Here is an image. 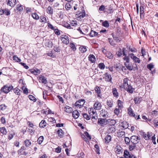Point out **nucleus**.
Segmentation results:
<instances>
[{
    "label": "nucleus",
    "instance_id": "1",
    "mask_svg": "<svg viewBox=\"0 0 158 158\" xmlns=\"http://www.w3.org/2000/svg\"><path fill=\"white\" fill-rule=\"evenodd\" d=\"M13 89V86L10 84H6L4 85L1 89V91L5 94H7Z\"/></svg>",
    "mask_w": 158,
    "mask_h": 158
},
{
    "label": "nucleus",
    "instance_id": "2",
    "mask_svg": "<svg viewBox=\"0 0 158 158\" xmlns=\"http://www.w3.org/2000/svg\"><path fill=\"white\" fill-rule=\"evenodd\" d=\"M139 137L136 135H133L130 138V141L131 143L134 144H136L139 142Z\"/></svg>",
    "mask_w": 158,
    "mask_h": 158
},
{
    "label": "nucleus",
    "instance_id": "3",
    "mask_svg": "<svg viewBox=\"0 0 158 158\" xmlns=\"http://www.w3.org/2000/svg\"><path fill=\"white\" fill-rule=\"evenodd\" d=\"M6 2L8 6L13 7L16 3V0H6Z\"/></svg>",
    "mask_w": 158,
    "mask_h": 158
},
{
    "label": "nucleus",
    "instance_id": "4",
    "mask_svg": "<svg viewBox=\"0 0 158 158\" xmlns=\"http://www.w3.org/2000/svg\"><path fill=\"white\" fill-rule=\"evenodd\" d=\"M128 55L133 60L135 63H140V60L139 58L134 56L133 54L129 53Z\"/></svg>",
    "mask_w": 158,
    "mask_h": 158
},
{
    "label": "nucleus",
    "instance_id": "5",
    "mask_svg": "<svg viewBox=\"0 0 158 158\" xmlns=\"http://www.w3.org/2000/svg\"><path fill=\"white\" fill-rule=\"evenodd\" d=\"M129 85L128 79L127 78H125L123 79V83L120 87L121 88H123L124 89L126 88H127V87Z\"/></svg>",
    "mask_w": 158,
    "mask_h": 158
},
{
    "label": "nucleus",
    "instance_id": "6",
    "mask_svg": "<svg viewBox=\"0 0 158 158\" xmlns=\"http://www.w3.org/2000/svg\"><path fill=\"white\" fill-rule=\"evenodd\" d=\"M26 148L25 147L22 146L18 151V154L20 155H26L27 154V152L25 151Z\"/></svg>",
    "mask_w": 158,
    "mask_h": 158
},
{
    "label": "nucleus",
    "instance_id": "7",
    "mask_svg": "<svg viewBox=\"0 0 158 158\" xmlns=\"http://www.w3.org/2000/svg\"><path fill=\"white\" fill-rule=\"evenodd\" d=\"M119 126L122 127V130H125L127 128L130 129L129 127V123L126 121H123L119 125Z\"/></svg>",
    "mask_w": 158,
    "mask_h": 158
},
{
    "label": "nucleus",
    "instance_id": "8",
    "mask_svg": "<svg viewBox=\"0 0 158 158\" xmlns=\"http://www.w3.org/2000/svg\"><path fill=\"white\" fill-rule=\"evenodd\" d=\"M61 40L64 44H68L69 43V37L66 35H62L61 36Z\"/></svg>",
    "mask_w": 158,
    "mask_h": 158
},
{
    "label": "nucleus",
    "instance_id": "9",
    "mask_svg": "<svg viewBox=\"0 0 158 158\" xmlns=\"http://www.w3.org/2000/svg\"><path fill=\"white\" fill-rule=\"evenodd\" d=\"M102 51L105 53L106 56L110 59H112L113 57L112 53L110 52H106V50L104 48H102Z\"/></svg>",
    "mask_w": 158,
    "mask_h": 158
},
{
    "label": "nucleus",
    "instance_id": "10",
    "mask_svg": "<svg viewBox=\"0 0 158 158\" xmlns=\"http://www.w3.org/2000/svg\"><path fill=\"white\" fill-rule=\"evenodd\" d=\"M85 102V99H79L75 102V105L80 108L83 106Z\"/></svg>",
    "mask_w": 158,
    "mask_h": 158
},
{
    "label": "nucleus",
    "instance_id": "11",
    "mask_svg": "<svg viewBox=\"0 0 158 158\" xmlns=\"http://www.w3.org/2000/svg\"><path fill=\"white\" fill-rule=\"evenodd\" d=\"M106 122L107 120L106 119L99 118L98 120V123L101 126L103 127L106 124Z\"/></svg>",
    "mask_w": 158,
    "mask_h": 158
},
{
    "label": "nucleus",
    "instance_id": "12",
    "mask_svg": "<svg viewBox=\"0 0 158 158\" xmlns=\"http://www.w3.org/2000/svg\"><path fill=\"white\" fill-rule=\"evenodd\" d=\"M103 79L106 81L110 82L111 81V76L107 73H106L103 75Z\"/></svg>",
    "mask_w": 158,
    "mask_h": 158
},
{
    "label": "nucleus",
    "instance_id": "13",
    "mask_svg": "<svg viewBox=\"0 0 158 158\" xmlns=\"http://www.w3.org/2000/svg\"><path fill=\"white\" fill-rule=\"evenodd\" d=\"M77 25L76 21H73L71 22L70 24H68L66 27L68 28L73 29Z\"/></svg>",
    "mask_w": 158,
    "mask_h": 158
},
{
    "label": "nucleus",
    "instance_id": "14",
    "mask_svg": "<svg viewBox=\"0 0 158 158\" xmlns=\"http://www.w3.org/2000/svg\"><path fill=\"white\" fill-rule=\"evenodd\" d=\"M134 155L130 153L127 150H125L124 152V156L126 158H131L133 157Z\"/></svg>",
    "mask_w": 158,
    "mask_h": 158
},
{
    "label": "nucleus",
    "instance_id": "15",
    "mask_svg": "<svg viewBox=\"0 0 158 158\" xmlns=\"http://www.w3.org/2000/svg\"><path fill=\"white\" fill-rule=\"evenodd\" d=\"M127 87V88H126L124 89L125 90H126L128 92L132 94L133 92L135 90L134 88H132L130 84H129V85Z\"/></svg>",
    "mask_w": 158,
    "mask_h": 158
},
{
    "label": "nucleus",
    "instance_id": "16",
    "mask_svg": "<svg viewBox=\"0 0 158 158\" xmlns=\"http://www.w3.org/2000/svg\"><path fill=\"white\" fill-rule=\"evenodd\" d=\"M105 143L106 144H108L111 140V136L108 134L106 136L104 139Z\"/></svg>",
    "mask_w": 158,
    "mask_h": 158
},
{
    "label": "nucleus",
    "instance_id": "17",
    "mask_svg": "<svg viewBox=\"0 0 158 158\" xmlns=\"http://www.w3.org/2000/svg\"><path fill=\"white\" fill-rule=\"evenodd\" d=\"M57 134L60 138H62L64 136V131L61 128L58 129L56 131Z\"/></svg>",
    "mask_w": 158,
    "mask_h": 158
},
{
    "label": "nucleus",
    "instance_id": "18",
    "mask_svg": "<svg viewBox=\"0 0 158 158\" xmlns=\"http://www.w3.org/2000/svg\"><path fill=\"white\" fill-rule=\"evenodd\" d=\"M117 134L119 138L124 137L125 135V132L123 131L119 130L117 132Z\"/></svg>",
    "mask_w": 158,
    "mask_h": 158
},
{
    "label": "nucleus",
    "instance_id": "19",
    "mask_svg": "<svg viewBox=\"0 0 158 158\" xmlns=\"http://www.w3.org/2000/svg\"><path fill=\"white\" fill-rule=\"evenodd\" d=\"M94 109L95 110H99L102 106L101 104L98 102L95 103L94 105Z\"/></svg>",
    "mask_w": 158,
    "mask_h": 158
},
{
    "label": "nucleus",
    "instance_id": "20",
    "mask_svg": "<svg viewBox=\"0 0 158 158\" xmlns=\"http://www.w3.org/2000/svg\"><path fill=\"white\" fill-rule=\"evenodd\" d=\"M128 114L131 116L134 117L135 114L133 113L132 109L131 108V106L128 108L127 109Z\"/></svg>",
    "mask_w": 158,
    "mask_h": 158
},
{
    "label": "nucleus",
    "instance_id": "21",
    "mask_svg": "<svg viewBox=\"0 0 158 158\" xmlns=\"http://www.w3.org/2000/svg\"><path fill=\"white\" fill-rule=\"evenodd\" d=\"M101 23H102V26L105 27H108L109 26V23L108 21L106 20L103 21L102 20H101L100 21Z\"/></svg>",
    "mask_w": 158,
    "mask_h": 158
},
{
    "label": "nucleus",
    "instance_id": "22",
    "mask_svg": "<svg viewBox=\"0 0 158 158\" xmlns=\"http://www.w3.org/2000/svg\"><path fill=\"white\" fill-rule=\"evenodd\" d=\"M64 111L69 113H70L72 112L73 111L72 108L67 106H66L64 107Z\"/></svg>",
    "mask_w": 158,
    "mask_h": 158
},
{
    "label": "nucleus",
    "instance_id": "23",
    "mask_svg": "<svg viewBox=\"0 0 158 158\" xmlns=\"http://www.w3.org/2000/svg\"><path fill=\"white\" fill-rule=\"evenodd\" d=\"M152 135V133L147 132V134H143V138L146 140H148L150 138L151 136Z\"/></svg>",
    "mask_w": 158,
    "mask_h": 158
},
{
    "label": "nucleus",
    "instance_id": "24",
    "mask_svg": "<svg viewBox=\"0 0 158 158\" xmlns=\"http://www.w3.org/2000/svg\"><path fill=\"white\" fill-rule=\"evenodd\" d=\"M19 84L18 85V87L19 88H21L23 87L24 88V86L25 85V83L23 81V80L22 79H20L19 81Z\"/></svg>",
    "mask_w": 158,
    "mask_h": 158
},
{
    "label": "nucleus",
    "instance_id": "25",
    "mask_svg": "<svg viewBox=\"0 0 158 158\" xmlns=\"http://www.w3.org/2000/svg\"><path fill=\"white\" fill-rule=\"evenodd\" d=\"M30 72L34 75H37L39 74L40 73V71L36 68L30 69Z\"/></svg>",
    "mask_w": 158,
    "mask_h": 158
},
{
    "label": "nucleus",
    "instance_id": "26",
    "mask_svg": "<svg viewBox=\"0 0 158 158\" xmlns=\"http://www.w3.org/2000/svg\"><path fill=\"white\" fill-rule=\"evenodd\" d=\"M144 13V8L143 6H140V15L141 19H142L143 18Z\"/></svg>",
    "mask_w": 158,
    "mask_h": 158
},
{
    "label": "nucleus",
    "instance_id": "27",
    "mask_svg": "<svg viewBox=\"0 0 158 158\" xmlns=\"http://www.w3.org/2000/svg\"><path fill=\"white\" fill-rule=\"evenodd\" d=\"M79 115V113L78 111L75 110L72 112V116L75 119L78 118Z\"/></svg>",
    "mask_w": 158,
    "mask_h": 158
},
{
    "label": "nucleus",
    "instance_id": "28",
    "mask_svg": "<svg viewBox=\"0 0 158 158\" xmlns=\"http://www.w3.org/2000/svg\"><path fill=\"white\" fill-rule=\"evenodd\" d=\"M100 115L101 116L103 117H106L108 116V113L104 110H102L100 112Z\"/></svg>",
    "mask_w": 158,
    "mask_h": 158
},
{
    "label": "nucleus",
    "instance_id": "29",
    "mask_svg": "<svg viewBox=\"0 0 158 158\" xmlns=\"http://www.w3.org/2000/svg\"><path fill=\"white\" fill-rule=\"evenodd\" d=\"M89 60L91 61V63H94L96 61L95 56L93 55L90 54L88 57Z\"/></svg>",
    "mask_w": 158,
    "mask_h": 158
},
{
    "label": "nucleus",
    "instance_id": "30",
    "mask_svg": "<svg viewBox=\"0 0 158 158\" xmlns=\"http://www.w3.org/2000/svg\"><path fill=\"white\" fill-rule=\"evenodd\" d=\"M47 125V123L45 120H43L39 124V127L41 128H44Z\"/></svg>",
    "mask_w": 158,
    "mask_h": 158
},
{
    "label": "nucleus",
    "instance_id": "31",
    "mask_svg": "<svg viewBox=\"0 0 158 158\" xmlns=\"http://www.w3.org/2000/svg\"><path fill=\"white\" fill-rule=\"evenodd\" d=\"M115 127H110L107 130V133L108 134H112L115 132Z\"/></svg>",
    "mask_w": 158,
    "mask_h": 158
},
{
    "label": "nucleus",
    "instance_id": "32",
    "mask_svg": "<svg viewBox=\"0 0 158 158\" xmlns=\"http://www.w3.org/2000/svg\"><path fill=\"white\" fill-rule=\"evenodd\" d=\"M115 152L116 153L120 154L122 153V148L120 147L116 146L115 148Z\"/></svg>",
    "mask_w": 158,
    "mask_h": 158
},
{
    "label": "nucleus",
    "instance_id": "33",
    "mask_svg": "<svg viewBox=\"0 0 158 158\" xmlns=\"http://www.w3.org/2000/svg\"><path fill=\"white\" fill-rule=\"evenodd\" d=\"M124 65L127 69L130 71H131L133 70V67L131 64L126 63H124Z\"/></svg>",
    "mask_w": 158,
    "mask_h": 158
},
{
    "label": "nucleus",
    "instance_id": "34",
    "mask_svg": "<svg viewBox=\"0 0 158 158\" xmlns=\"http://www.w3.org/2000/svg\"><path fill=\"white\" fill-rule=\"evenodd\" d=\"M79 49L80 51L82 53L85 52L87 50L86 47L84 46H80Z\"/></svg>",
    "mask_w": 158,
    "mask_h": 158
},
{
    "label": "nucleus",
    "instance_id": "35",
    "mask_svg": "<svg viewBox=\"0 0 158 158\" xmlns=\"http://www.w3.org/2000/svg\"><path fill=\"white\" fill-rule=\"evenodd\" d=\"M112 93L114 96L116 98L118 96V94L117 90L116 88H113L112 89Z\"/></svg>",
    "mask_w": 158,
    "mask_h": 158
},
{
    "label": "nucleus",
    "instance_id": "36",
    "mask_svg": "<svg viewBox=\"0 0 158 158\" xmlns=\"http://www.w3.org/2000/svg\"><path fill=\"white\" fill-rule=\"evenodd\" d=\"M39 81L44 84H46L47 81L46 78L43 76H41L39 77Z\"/></svg>",
    "mask_w": 158,
    "mask_h": 158
},
{
    "label": "nucleus",
    "instance_id": "37",
    "mask_svg": "<svg viewBox=\"0 0 158 158\" xmlns=\"http://www.w3.org/2000/svg\"><path fill=\"white\" fill-rule=\"evenodd\" d=\"M37 106L38 105L39 106L41 107L43 106H44V107L46 106V104L44 103V102L40 100L37 102Z\"/></svg>",
    "mask_w": 158,
    "mask_h": 158
},
{
    "label": "nucleus",
    "instance_id": "38",
    "mask_svg": "<svg viewBox=\"0 0 158 158\" xmlns=\"http://www.w3.org/2000/svg\"><path fill=\"white\" fill-rule=\"evenodd\" d=\"M47 12L49 14L52 15L53 13V9L50 6H49L47 9Z\"/></svg>",
    "mask_w": 158,
    "mask_h": 158
},
{
    "label": "nucleus",
    "instance_id": "39",
    "mask_svg": "<svg viewBox=\"0 0 158 158\" xmlns=\"http://www.w3.org/2000/svg\"><path fill=\"white\" fill-rule=\"evenodd\" d=\"M90 36L94 37L98 35V33L95 31L91 30L89 33Z\"/></svg>",
    "mask_w": 158,
    "mask_h": 158
},
{
    "label": "nucleus",
    "instance_id": "40",
    "mask_svg": "<svg viewBox=\"0 0 158 158\" xmlns=\"http://www.w3.org/2000/svg\"><path fill=\"white\" fill-rule=\"evenodd\" d=\"M0 131L3 135H6L7 134V131L5 127H0Z\"/></svg>",
    "mask_w": 158,
    "mask_h": 158
},
{
    "label": "nucleus",
    "instance_id": "41",
    "mask_svg": "<svg viewBox=\"0 0 158 158\" xmlns=\"http://www.w3.org/2000/svg\"><path fill=\"white\" fill-rule=\"evenodd\" d=\"M40 21L43 23H45L47 22L46 18L44 16H41L40 18Z\"/></svg>",
    "mask_w": 158,
    "mask_h": 158
},
{
    "label": "nucleus",
    "instance_id": "42",
    "mask_svg": "<svg viewBox=\"0 0 158 158\" xmlns=\"http://www.w3.org/2000/svg\"><path fill=\"white\" fill-rule=\"evenodd\" d=\"M13 59L14 60L17 62H20L21 61V59L18 57L16 55L13 56Z\"/></svg>",
    "mask_w": 158,
    "mask_h": 158
},
{
    "label": "nucleus",
    "instance_id": "43",
    "mask_svg": "<svg viewBox=\"0 0 158 158\" xmlns=\"http://www.w3.org/2000/svg\"><path fill=\"white\" fill-rule=\"evenodd\" d=\"M31 16L35 20H38L39 18L38 15L35 13H32L31 14Z\"/></svg>",
    "mask_w": 158,
    "mask_h": 158
},
{
    "label": "nucleus",
    "instance_id": "44",
    "mask_svg": "<svg viewBox=\"0 0 158 158\" xmlns=\"http://www.w3.org/2000/svg\"><path fill=\"white\" fill-rule=\"evenodd\" d=\"M14 92L17 95H20V90L17 87L15 88L14 90Z\"/></svg>",
    "mask_w": 158,
    "mask_h": 158
},
{
    "label": "nucleus",
    "instance_id": "45",
    "mask_svg": "<svg viewBox=\"0 0 158 158\" xmlns=\"http://www.w3.org/2000/svg\"><path fill=\"white\" fill-rule=\"evenodd\" d=\"M123 102L119 99H118V106L119 108L121 109L123 107Z\"/></svg>",
    "mask_w": 158,
    "mask_h": 158
},
{
    "label": "nucleus",
    "instance_id": "46",
    "mask_svg": "<svg viewBox=\"0 0 158 158\" xmlns=\"http://www.w3.org/2000/svg\"><path fill=\"white\" fill-rule=\"evenodd\" d=\"M71 7V5L70 3L68 2L66 4L65 6V9L66 10H69Z\"/></svg>",
    "mask_w": 158,
    "mask_h": 158
},
{
    "label": "nucleus",
    "instance_id": "47",
    "mask_svg": "<svg viewBox=\"0 0 158 158\" xmlns=\"http://www.w3.org/2000/svg\"><path fill=\"white\" fill-rule=\"evenodd\" d=\"M44 139V137L43 136H41L38 138L37 141L39 144H40L43 142Z\"/></svg>",
    "mask_w": 158,
    "mask_h": 158
},
{
    "label": "nucleus",
    "instance_id": "48",
    "mask_svg": "<svg viewBox=\"0 0 158 158\" xmlns=\"http://www.w3.org/2000/svg\"><path fill=\"white\" fill-rule=\"evenodd\" d=\"M94 148H95V151L96 153L98 154H100V150L98 145L97 144H95L94 145Z\"/></svg>",
    "mask_w": 158,
    "mask_h": 158
},
{
    "label": "nucleus",
    "instance_id": "49",
    "mask_svg": "<svg viewBox=\"0 0 158 158\" xmlns=\"http://www.w3.org/2000/svg\"><path fill=\"white\" fill-rule=\"evenodd\" d=\"M98 67L101 70H103L105 69V66L103 63H101L98 64Z\"/></svg>",
    "mask_w": 158,
    "mask_h": 158
},
{
    "label": "nucleus",
    "instance_id": "50",
    "mask_svg": "<svg viewBox=\"0 0 158 158\" xmlns=\"http://www.w3.org/2000/svg\"><path fill=\"white\" fill-rule=\"evenodd\" d=\"M85 16V11L84 10H82V11L79 14L78 17L80 18H84Z\"/></svg>",
    "mask_w": 158,
    "mask_h": 158
},
{
    "label": "nucleus",
    "instance_id": "51",
    "mask_svg": "<svg viewBox=\"0 0 158 158\" xmlns=\"http://www.w3.org/2000/svg\"><path fill=\"white\" fill-rule=\"evenodd\" d=\"M107 104L110 107H111L113 105V103L112 100H108L107 101Z\"/></svg>",
    "mask_w": 158,
    "mask_h": 158
},
{
    "label": "nucleus",
    "instance_id": "52",
    "mask_svg": "<svg viewBox=\"0 0 158 158\" xmlns=\"http://www.w3.org/2000/svg\"><path fill=\"white\" fill-rule=\"evenodd\" d=\"M4 14L6 16L10 15V11L7 9H3Z\"/></svg>",
    "mask_w": 158,
    "mask_h": 158
},
{
    "label": "nucleus",
    "instance_id": "53",
    "mask_svg": "<svg viewBox=\"0 0 158 158\" xmlns=\"http://www.w3.org/2000/svg\"><path fill=\"white\" fill-rule=\"evenodd\" d=\"M116 54L119 57L123 55V49L120 48L119 50L117 52Z\"/></svg>",
    "mask_w": 158,
    "mask_h": 158
},
{
    "label": "nucleus",
    "instance_id": "54",
    "mask_svg": "<svg viewBox=\"0 0 158 158\" xmlns=\"http://www.w3.org/2000/svg\"><path fill=\"white\" fill-rule=\"evenodd\" d=\"M121 110V109L116 108L114 110V113L115 115L118 116Z\"/></svg>",
    "mask_w": 158,
    "mask_h": 158
},
{
    "label": "nucleus",
    "instance_id": "55",
    "mask_svg": "<svg viewBox=\"0 0 158 158\" xmlns=\"http://www.w3.org/2000/svg\"><path fill=\"white\" fill-rule=\"evenodd\" d=\"M124 56L123 58V59L126 62V63H128L130 62V56L129 57L128 56Z\"/></svg>",
    "mask_w": 158,
    "mask_h": 158
},
{
    "label": "nucleus",
    "instance_id": "56",
    "mask_svg": "<svg viewBox=\"0 0 158 158\" xmlns=\"http://www.w3.org/2000/svg\"><path fill=\"white\" fill-rule=\"evenodd\" d=\"M107 9V8H105V7L103 5H102L99 8V10L100 11H103L104 12H106V11H105V10H106Z\"/></svg>",
    "mask_w": 158,
    "mask_h": 158
},
{
    "label": "nucleus",
    "instance_id": "57",
    "mask_svg": "<svg viewBox=\"0 0 158 158\" xmlns=\"http://www.w3.org/2000/svg\"><path fill=\"white\" fill-rule=\"evenodd\" d=\"M23 91V93L24 94H27L28 93V90L26 88L25 86H24V88L23 87L20 88Z\"/></svg>",
    "mask_w": 158,
    "mask_h": 158
},
{
    "label": "nucleus",
    "instance_id": "58",
    "mask_svg": "<svg viewBox=\"0 0 158 158\" xmlns=\"http://www.w3.org/2000/svg\"><path fill=\"white\" fill-rule=\"evenodd\" d=\"M82 115L84 118L86 119L87 120H89L90 119V116L86 113L82 114Z\"/></svg>",
    "mask_w": 158,
    "mask_h": 158
},
{
    "label": "nucleus",
    "instance_id": "59",
    "mask_svg": "<svg viewBox=\"0 0 158 158\" xmlns=\"http://www.w3.org/2000/svg\"><path fill=\"white\" fill-rule=\"evenodd\" d=\"M45 46L49 48L52 46V43L51 41H47V42L45 43Z\"/></svg>",
    "mask_w": 158,
    "mask_h": 158
},
{
    "label": "nucleus",
    "instance_id": "60",
    "mask_svg": "<svg viewBox=\"0 0 158 158\" xmlns=\"http://www.w3.org/2000/svg\"><path fill=\"white\" fill-rule=\"evenodd\" d=\"M124 141H125V143L127 145H129L130 144V142L131 141L130 139L128 137H125L124 138Z\"/></svg>",
    "mask_w": 158,
    "mask_h": 158
},
{
    "label": "nucleus",
    "instance_id": "61",
    "mask_svg": "<svg viewBox=\"0 0 158 158\" xmlns=\"http://www.w3.org/2000/svg\"><path fill=\"white\" fill-rule=\"evenodd\" d=\"M95 90L96 93L98 94V96H99L98 94H100V88L98 86H96L95 88Z\"/></svg>",
    "mask_w": 158,
    "mask_h": 158
},
{
    "label": "nucleus",
    "instance_id": "62",
    "mask_svg": "<svg viewBox=\"0 0 158 158\" xmlns=\"http://www.w3.org/2000/svg\"><path fill=\"white\" fill-rule=\"evenodd\" d=\"M55 34L57 35H59L60 34V32L56 27L53 30Z\"/></svg>",
    "mask_w": 158,
    "mask_h": 158
},
{
    "label": "nucleus",
    "instance_id": "63",
    "mask_svg": "<svg viewBox=\"0 0 158 158\" xmlns=\"http://www.w3.org/2000/svg\"><path fill=\"white\" fill-rule=\"evenodd\" d=\"M48 27L51 30H53L56 27H54L49 22H48Z\"/></svg>",
    "mask_w": 158,
    "mask_h": 158
},
{
    "label": "nucleus",
    "instance_id": "64",
    "mask_svg": "<svg viewBox=\"0 0 158 158\" xmlns=\"http://www.w3.org/2000/svg\"><path fill=\"white\" fill-rule=\"evenodd\" d=\"M16 9L18 11H22L23 10L22 6L21 5H18L16 7Z\"/></svg>",
    "mask_w": 158,
    "mask_h": 158
}]
</instances>
